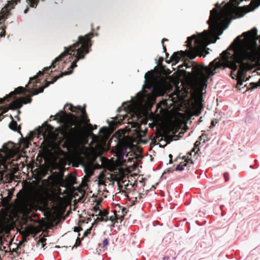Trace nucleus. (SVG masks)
<instances>
[{"instance_id": "obj_25", "label": "nucleus", "mask_w": 260, "mask_h": 260, "mask_svg": "<svg viewBox=\"0 0 260 260\" xmlns=\"http://www.w3.org/2000/svg\"><path fill=\"white\" fill-rule=\"evenodd\" d=\"M122 209H126L125 207H122L119 205H116L115 207V209L113 210L114 214L115 213L119 212V211H122Z\"/></svg>"}, {"instance_id": "obj_53", "label": "nucleus", "mask_w": 260, "mask_h": 260, "mask_svg": "<svg viewBox=\"0 0 260 260\" xmlns=\"http://www.w3.org/2000/svg\"><path fill=\"white\" fill-rule=\"evenodd\" d=\"M203 136V135H202L200 137V139H202V137Z\"/></svg>"}, {"instance_id": "obj_4", "label": "nucleus", "mask_w": 260, "mask_h": 260, "mask_svg": "<svg viewBox=\"0 0 260 260\" xmlns=\"http://www.w3.org/2000/svg\"><path fill=\"white\" fill-rule=\"evenodd\" d=\"M59 121L64 123L61 128V134L65 138L73 142H78L82 138L84 128L78 122V117L72 113L60 112L56 114Z\"/></svg>"}, {"instance_id": "obj_52", "label": "nucleus", "mask_w": 260, "mask_h": 260, "mask_svg": "<svg viewBox=\"0 0 260 260\" xmlns=\"http://www.w3.org/2000/svg\"><path fill=\"white\" fill-rule=\"evenodd\" d=\"M242 84H243V82H242L240 83H239L238 85H242Z\"/></svg>"}, {"instance_id": "obj_51", "label": "nucleus", "mask_w": 260, "mask_h": 260, "mask_svg": "<svg viewBox=\"0 0 260 260\" xmlns=\"http://www.w3.org/2000/svg\"><path fill=\"white\" fill-rule=\"evenodd\" d=\"M172 159H170L169 164H172Z\"/></svg>"}, {"instance_id": "obj_5", "label": "nucleus", "mask_w": 260, "mask_h": 260, "mask_svg": "<svg viewBox=\"0 0 260 260\" xmlns=\"http://www.w3.org/2000/svg\"><path fill=\"white\" fill-rule=\"evenodd\" d=\"M254 57V52L245 49H241L239 51L236 56V63L238 66L244 69L247 67L249 63L252 61Z\"/></svg>"}, {"instance_id": "obj_17", "label": "nucleus", "mask_w": 260, "mask_h": 260, "mask_svg": "<svg viewBox=\"0 0 260 260\" xmlns=\"http://www.w3.org/2000/svg\"><path fill=\"white\" fill-rule=\"evenodd\" d=\"M8 195L7 197H2V205L4 207L7 206L12 199V193L10 191H8L7 193Z\"/></svg>"}, {"instance_id": "obj_22", "label": "nucleus", "mask_w": 260, "mask_h": 260, "mask_svg": "<svg viewBox=\"0 0 260 260\" xmlns=\"http://www.w3.org/2000/svg\"><path fill=\"white\" fill-rule=\"evenodd\" d=\"M108 220L107 218H105L103 217L102 216H99L97 217V218L95 219L94 222L92 224V226H93L94 224H97V223L101 221H107Z\"/></svg>"}, {"instance_id": "obj_37", "label": "nucleus", "mask_w": 260, "mask_h": 260, "mask_svg": "<svg viewBox=\"0 0 260 260\" xmlns=\"http://www.w3.org/2000/svg\"><path fill=\"white\" fill-rule=\"evenodd\" d=\"M91 231V228L87 229L84 233L83 235V237L87 236L88 234H90Z\"/></svg>"}, {"instance_id": "obj_47", "label": "nucleus", "mask_w": 260, "mask_h": 260, "mask_svg": "<svg viewBox=\"0 0 260 260\" xmlns=\"http://www.w3.org/2000/svg\"><path fill=\"white\" fill-rule=\"evenodd\" d=\"M85 222V220H79V222L80 223H84Z\"/></svg>"}, {"instance_id": "obj_16", "label": "nucleus", "mask_w": 260, "mask_h": 260, "mask_svg": "<svg viewBox=\"0 0 260 260\" xmlns=\"http://www.w3.org/2000/svg\"><path fill=\"white\" fill-rule=\"evenodd\" d=\"M53 129L54 128L52 126L46 123L42 128V133L45 136L51 133Z\"/></svg>"}, {"instance_id": "obj_1", "label": "nucleus", "mask_w": 260, "mask_h": 260, "mask_svg": "<svg viewBox=\"0 0 260 260\" xmlns=\"http://www.w3.org/2000/svg\"><path fill=\"white\" fill-rule=\"evenodd\" d=\"M207 23L209 30L188 37L186 46L189 50L174 52L170 57V61L177 63L181 58L187 57L193 59L197 55L204 57L205 54L209 53L207 46L215 43L219 39L218 36L228 27V3L224 1L221 4H215V8L210 11Z\"/></svg>"}, {"instance_id": "obj_29", "label": "nucleus", "mask_w": 260, "mask_h": 260, "mask_svg": "<svg viewBox=\"0 0 260 260\" xmlns=\"http://www.w3.org/2000/svg\"><path fill=\"white\" fill-rule=\"evenodd\" d=\"M82 238H82L81 239H80L79 237L77 238V239L76 240V242H75V244L74 245V246L72 247V249L74 247H77L81 245V240L82 239Z\"/></svg>"}, {"instance_id": "obj_23", "label": "nucleus", "mask_w": 260, "mask_h": 260, "mask_svg": "<svg viewBox=\"0 0 260 260\" xmlns=\"http://www.w3.org/2000/svg\"><path fill=\"white\" fill-rule=\"evenodd\" d=\"M260 86V79L257 82H251L250 83V89L251 90L254 89Z\"/></svg>"}, {"instance_id": "obj_57", "label": "nucleus", "mask_w": 260, "mask_h": 260, "mask_svg": "<svg viewBox=\"0 0 260 260\" xmlns=\"http://www.w3.org/2000/svg\"><path fill=\"white\" fill-rule=\"evenodd\" d=\"M6 112H7V110H4V113Z\"/></svg>"}, {"instance_id": "obj_11", "label": "nucleus", "mask_w": 260, "mask_h": 260, "mask_svg": "<svg viewBox=\"0 0 260 260\" xmlns=\"http://www.w3.org/2000/svg\"><path fill=\"white\" fill-rule=\"evenodd\" d=\"M176 136L174 135H170L168 133L166 132H164L163 133H158L155 138V140H158V141H161L163 139L166 141L167 143H169L170 142H171L173 140L174 137H175Z\"/></svg>"}, {"instance_id": "obj_50", "label": "nucleus", "mask_w": 260, "mask_h": 260, "mask_svg": "<svg viewBox=\"0 0 260 260\" xmlns=\"http://www.w3.org/2000/svg\"><path fill=\"white\" fill-rule=\"evenodd\" d=\"M166 53V57H167L169 56V53L167 52V51L165 52Z\"/></svg>"}, {"instance_id": "obj_35", "label": "nucleus", "mask_w": 260, "mask_h": 260, "mask_svg": "<svg viewBox=\"0 0 260 260\" xmlns=\"http://www.w3.org/2000/svg\"><path fill=\"white\" fill-rule=\"evenodd\" d=\"M231 48V46H229V48H228L229 51H230ZM231 56H232L231 54L230 53V52H229V68H230V63H231L230 59H231Z\"/></svg>"}, {"instance_id": "obj_7", "label": "nucleus", "mask_w": 260, "mask_h": 260, "mask_svg": "<svg viewBox=\"0 0 260 260\" xmlns=\"http://www.w3.org/2000/svg\"><path fill=\"white\" fill-rule=\"evenodd\" d=\"M68 54L69 51H64V52L62 53L55 59V60L52 62V64L50 66L45 68L43 71H39L38 75L35 76L34 77L30 78L28 84H30L31 81H32L34 80H35L36 81L33 84V87H35L36 84L38 82L36 80L39 76L43 75L44 73H47L49 71L50 69L54 68L56 66V63L62 60V59Z\"/></svg>"}, {"instance_id": "obj_46", "label": "nucleus", "mask_w": 260, "mask_h": 260, "mask_svg": "<svg viewBox=\"0 0 260 260\" xmlns=\"http://www.w3.org/2000/svg\"><path fill=\"white\" fill-rule=\"evenodd\" d=\"M92 128H93V130L95 129H96L97 128V125H94V126L92 125Z\"/></svg>"}, {"instance_id": "obj_55", "label": "nucleus", "mask_w": 260, "mask_h": 260, "mask_svg": "<svg viewBox=\"0 0 260 260\" xmlns=\"http://www.w3.org/2000/svg\"><path fill=\"white\" fill-rule=\"evenodd\" d=\"M237 38H238V39H240V36H238V37H237Z\"/></svg>"}, {"instance_id": "obj_26", "label": "nucleus", "mask_w": 260, "mask_h": 260, "mask_svg": "<svg viewBox=\"0 0 260 260\" xmlns=\"http://www.w3.org/2000/svg\"><path fill=\"white\" fill-rule=\"evenodd\" d=\"M44 88H45V87H44V86H42L41 87H40L38 89H35L34 90V93H33L32 95H36V94H38L39 93L43 92V91H44Z\"/></svg>"}, {"instance_id": "obj_34", "label": "nucleus", "mask_w": 260, "mask_h": 260, "mask_svg": "<svg viewBox=\"0 0 260 260\" xmlns=\"http://www.w3.org/2000/svg\"><path fill=\"white\" fill-rule=\"evenodd\" d=\"M195 150H196V147H194L192 149V150H191L190 152H188V155H190V158H191V159H192V158H191V155H192V152H194V155H194V157H195V156L197 155V153L195 152Z\"/></svg>"}, {"instance_id": "obj_40", "label": "nucleus", "mask_w": 260, "mask_h": 260, "mask_svg": "<svg viewBox=\"0 0 260 260\" xmlns=\"http://www.w3.org/2000/svg\"><path fill=\"white\" fill-rule=\"evenodd\" d=\"M82 230V229L79 226H77L74 228V232H79V231Z\"/></svg>"}, {"instance_id": "obj_14", "label": "nucleus", "mask_w": 260, "mask_h": 260, "mask_svg": "<svg viewBox=\"0 0 260 260\" xmlns=\"http://www.w3.org/2000/svg\"><path fill=\"white\" fill-rule=\"evenodd\" d=\"M7 18L5 14L0 13V37H4L6 35V26L4 24Z\"/></svg>"}, {"instance_id": "obj_48", "label": "nucleus", "mask_w": 260, "mask_h": 260, "mask_svg": "<svg viewBox=\"0 0 260 260\" xmlns=\"http://www.w3.org/2000/svg\"><path fill=\"white\" fill-rule=\"evenodd\" d=\"M51 117H53V120H56L57 119L56 118L55 116H53V115H51L50 118H51Z\"/></svg>"}, {"instance_id": "obj_8", "label": "nucleus", "mask_w": 260, "mask_h": 260, "mask_svg": "<svg viewBox=\"0 0 260 260\" xmlns=\"http://www.w3.org/2000/svg\"><path fill=\"white\" fill-rule=\"evenodd\" d=\"M32 101L30 96L26 97H21L19 99L14 100L9 105L10 109L11 110H16L20 109L23 104L30 103Z\"/></svg>"}, {"instance_id": "obj_28", "label": "nucleus", "mask_w": 260, "mask_h": 260, "mask_svg": "<svg viewBox=\"0 0 260 260\" xmlns=\"http://www.w3.org/2000/svg\"><path fill=\"white\" fill-rule=\"evenodd\" d=\"M10 98H11L10 96H9V94L6 95L4 98H1L0 99V104L4 103L6 101H9Z\"/></svg>"}, {"instance_id": "obj_54", "label": "nucleus", "mask_w": 260, "mask_h": 260, "mask_svg": "<svg viewBox=\"0 0 260 260\" xmlns=\"http://www.w3.org/2000/svg\"><path fill=\"white\" fill-rule=\"evenodd\" d=\"M233 193H234V192H233V191H232V192L230 193L231 196H232V194H233Z\"/></svg>"}, {"instance_id": "obj_31", "label": "nucleus", "mask_w": 260, "mask_h": 260, "mask_svg": "<svg viewBox=\"0 0 260 260\" xmlns=\"http://www.w3.org/2000/svg\"><path fill=\"white\" fill-rule=\"evenodd\" d=\"M76 178L73 176H71L69 177L68 181L69 183L70 184H73L74 182L75 181Z\"/></svg>"}, {"instance_id": "obj_30", "label": "nucleus", "mask_w": 260, "mask_h": 260, "mask_svg": "<svg viewBox=\"0 0 260 260\" xmlns=\"http://www.w3.org/2000/svg\"><path fill=\"white\" fill-rule=\"evenodd\" d=\"M102 247L103 248L106 247L109 244V240L107 238H105L103 240L102 242Z\"/></svg>"}, {"instance_id": "obj_24", "label": "nucleus", "mask_w": 260, "mask_h": 260, "mask_svg": "<svg viewBox=\"0 0 260 260\" xmlns=\"http://www.w3.org/2000/svg\"><path fill=\"white\" fill-rule=\"evenodd\" d=\"M147 128H145V129L144 130V131H143V130L141 129L140 128H139L138 131V132H137L138 136L140 138H142V137H144L145 135H146V133H147Z\"/></svg>"}, {"instance_id": "obj_13", "label": "nucleus", "mask_w": 260, "mask_h": 260, "mask_svg": "<svg viewBox=\"0 0 260 260\" xmlns=\"http://www.w3.org/2000/svg\"><path fill=\"white\" fill-rule=\"evenodd\" d=\"M258 29L257 27H253L251 29L245 31L242 33V36L245 37L246 39H250L252 37L257 36Z\"/></svg>"}, {"instance_id": "obj_9", "label": "nucleus", "mask_w": 260, "mask_h": 260, "mask_svg": "<svg viewBox=\"0 0 260 260\" xmlns=\"http://www.w3.org/2000/svg\"><path fill=\"white\" fill-rule=\"evenodd\" d=\"M127 211L128 210L127 209H122V211H119V212L115 213L113 215L109 217V220L112 223V226H114V224L116 222H121Z\"/></svg>"}, {"instance_id": "obj_21", "label": "nucleus", "mask_w": 260, "mask_h": 260, "mask_svg": "<svg viewBox=\"0 0 260 260\" xmlns=\"http://www.w3.org/2000/svg\"><path fill=\"white\" fill-rule=\"evenodd\" d=\"M69 106H70V107H69V110H70L72 112L78 113V112H77L78 110L81 109V106H74L72 104H70Z\"/></svg>"}, {"instance_id": "obj_38", "label": "nucleus", "mask_w": 260, "mask_h": 260, "mask_svg": "<svg viewBox=\"0 0 260 260\" xmlns=\"http://www.w3.org/2000/svg\"><path fill=\"white\" fill-rule=\"evenodd\" d=\"M46 241V239H45V238H42V239H40L39 241V242H41L42 243V247H44L45 244H44V243Z\"/></svg>"}, {"instance_id": "obj_20", "label": "nucleus", "mask_w": 260, "mask_h": 260, "mask_svg": "<svg viewBox=\"0 0 260 260\" xmlns=\"http://www.w3.org/2000/svg\"><path fill=\"white\" fill-rule=\"evenodd\" d=\"M108 212L107 210H100L98 214H96V216H102L105 218H107V220H109V218L108 216Z\"/></svg>"}, {"instance_id": "obj_10", "label": "nucleus", "mask_w": 260, "mask_h": 260, "mask_svg": "<svg viewBox=\"0 0 260 260\" xmlns=\"http://www.w3.org/2000/svg\"><path fill=\"white\" fill-rule=\"evenodd\" d=\"M80 120L78 121L79 125L82 126L84 128L89 129L90 131H92V125L90 123V120L87 116V114L80 115Z\"/></svg>"}, {"instance_id": "obj_12", "label": "nucleus", "mask_w": 260, "mask_h": 260, "mask_svg": "<svg viewBox=\"0 0 260 260\" xmlns=\"http://www.w3.org/2000/svg\"><path fill=\"white\" fill-rule=\"evenodd\" d=\"M20 0H11L8 1V5L13 8ZM26 2L30 7L36 8L39 3V0H26Z\"/></svg>"}, {"instance_id": "obj_3", "label": "nucleus", "mask_w": 260, "mask_h": 260, "mask_svg": "<svg viewBox=\"0 0 260 260\" xmlns=\"http://www.w3.org/2000/svg\"><path fill=\"white\" fill-rule=\"evenodd\" d=\"M228 68V49L220 54L219 57L215 59L208 67H196L193 68L194 77L200 91L207 87V82L210 76L216 73L217 69Z\"/></svg>"}, {"instance_id": "obj_42", "label": "nucleus", "mask_w": 260, "mask_h": 260, "mask_svg": "<svg viewBox=\"0 0 260 260\" xmlns=\"http://www.w3.org/2000/svg\"><path fill=\"white\" fill-rule=\"evenodd\" d=\"M200 144V142L199 141H197L194 143V147H197L199 146Z\"/></svg>"}, {"instance_id": "obj_44", "label": "nucleus", "mask_w": 260, "mask_h": 260, "mask_svg": "<svg viewBox=\"0 0 260 260\" xmlns=\"http://www.w3.org/2000/svg\"><path fill=\"white\" fill-rule=\"evenodd\" d=\"M29 10V8L28 7H26V8L24 10V13L25 14L27 13Z\"/></svg>"}, {"instance_id": "obj_18", "label": "nucleus", "mask_w": 260, "mask_h": 260, "mask_svg": "<svg viewBox=\"0 0 260 260\" xmlns=\"http://www.w3.org/2000/svg\"><path fill=\"white\" fill-rule=\"evenodd\" d=\"M25 90H26L25 88H24L23 87L19 86L18 88H17L16 89H15L14 91L10 92L9 93V96H10L11 98H12L14 95H15L16 94H19L24 92Z\"/></svg>"}, {"instance_id": "obj_39", "label": "nucleus", "mask_w": 260, "mask_h": 260, "mask_svg": "<svg viewBox=\"0 0 260 260\" xmlns=\"http://www.w3.org/2000/svg\"><path fill=\"white\" fill-rule=\"evenodd\" d=\"M93 210L96 214H98L99 212V211H100L101 210L99 209L98 207L94 206L93 208Z\"/></svg>"}, {"instance_id": "obj_43", "label": "nucleus", "mask_w": 260, "mask_h": 260, "mask_svg": "<svg viewBox=\"0 0 260 260\" xmlns=\"http://www.w3.org/2000/svg\"><path fill=\"white\" fill-rule=\"evenodd\" d=\"M164 60V58L162 57H160L158 58V63H161Z\"/></svg>"}, {"instance_id": "obj_45", "label": "nucleus", "mask_w": 260, "mask_h": 260, "mask_svg": "<svg viewBox=\"0 0 260 260\" xmlns=\"http://www.w3.org/2000/svg\"><path fill=\"white\" fill-rule=\"evenodd\" d=\"M224 178H225V182H226V181H227V180H228V179H227V178H226V173H224Z\"/></svg>"}, {"instance_id": "obj_36", "label": "nucleus", "mask_w": 260, "mask_h": 260, "mask_svg": "<svg viewBox=\"0 0 260 260\" xmlns=\"http://www.w3.org/2000/svg\"><path fill=\"white\" fill-rule=\"evenodd\" d=\"M79 111L81 112V115L87 114L85 108H82L81 107V109L78 110L77 112H78Z\"/></svg>"}, {"instance_id": "obj_27", "label": "nucleus", "mask_w": 260, "mask_h": 260, "mask_svg": "<svg viewBox=\"0 0 260 260\" xmlns=\"http://www.w3.org/2000/svg\"><path fill=\"white\" fill-rule=\"evenodd\" d=\"M20 248H17L15 250L12 251V255L14 257L19 256L20 254Z\"/></svg>"}, {"instance_id": "obj_15", "label": "nucleus", "mask_w": 260, "mask_h": 260, "mask_svg": "<svg viewBox=\"0 0 260 260\" xmlns=\"http://www.w3.org/2000/svg\"><path fill=\"white\" fill-rule=\"evenodd\" d=\"M187 159L185 158L184 162H181L178 166L176 168V171H183L184 170V167L187 166L189 165V164H193V162L191 158H189L188 156L187 157Z\"/></svg>"}, {"instance_id": "obj_41", "label": "nucleus", "mask_w": 260, "mask_h": 260, "mask_svg": "<svg viewBox=\"0 0 260 260\" xmlns=\"http://www.w3.org/2000/svg\"><path fill=\"white\" fill-rule=\"evenodd\" d=\"M51 84V83H50V81H46L45 84L44 85V87H45V88L47 87L49 85Z\"/></svg>"}, {"instance_id": "obj_56", "label": "nucleus", "mask_w": 260, "mask_h": 260, "mask_svg": "<svg viewBox=\"0 0 260 260\" xmlns=\"http://www.w3.org/2000/svg\"><path fill=\"white\" fill-rule=\"evenodd\" d=\"M87 220H88V221L90 220H91V218H88L87 219Z\"/></svg>"}, {"instance_id": "obj_19", "label": "nucleus", "mask_w": 260, "mask_h": 260, "mask_svg": "<svg viewBox=\"0 0 260 260\" xmlns=\"http://www.w3.org/2000/svg\"><path fill=\"white\" fill-rule=\"evenodd\" d=\"M11 117L12 120L9 125L10 128L14 131H18V129H20V126H18L16 121L13 120L12 116H11Z\"/></svg>"}, {"instance_id": "obj_32", "label": "nucleus", "mask_w": 260, "mask_h": 260, "mask_svg": "<svg viewBox=\"0 0 260 260\" xmlns=\"http://www.w3.org/2000/svg\"><path fill=\"white\" fill-rule=\"evenodd\" d=\"M168 41V40L167 39H166V38H164L161 40V43H162V48H163L164 52H166L167 51V48H166V46L164 45V42L165 41Z\"/></svg>"}, {"instance_id": "obj_6", "label": "nucleus", "mask_w": 260, "mask_h": 260, "mask_svg": "<svg viewBox=\"0 0 260 260\" xmlns=\"http://www.w3.org/2000/svg\"><path fill=\"white\" fill-rule=\"evenodd\" d=\"M16 204L22 211H26L31 207V200L28 194L24 192H19L17 194Z\"/></svg>"}, {"instance_id": "obj_33", "label": "nucleus", "mask_w": 260, "mask_h": 260, "mask_svg": "<svg viewBox=\"0 0 260 260\" xmlns=\"http://www.w3.org/2000/svg\"><path fill=\"white\" fill-rule=\"evenodd\" d=\"M218 122V120L216 119H213L211 121V125L210 126V128H212L215 126L216 124Z\"/></svg>"}, {"instance_id": "obj_49", "label": "nucleus", "mask_w": 260, "mask_h": 260, "mask_svg": "<svg viewBox=\"0 0 260 260\" xmlns=\"http://www.w3.org/2000/svg\"><path fill=\"white\" fill-rule=\"evenodd\" d=\"M169 157L170 159H172L173 156L172 154H169Z\"/></svg>"}, {"instance_id": "obj_2", "label": "nucleus", "mask_w": 260, "mask_h": 260, "mask_svg": "<svg viewBox=\"0 0 260 260\" xmlns=\"http://www.w3.org/2000/svg\"><path fill=\"white\" fill-rule=\"evenodd\" d=\"M93 34L91 32L84 36H79L78 37V41L73 44L69 48H65V51H69V54L66 56L70 55L69 57V62L72 61L68 71H65L61 73L59 75L54 77L52 80L50 81V83L53 84L56 82L59 78L63 77L64 75H69L72 73L73 69L77 67L76 63L80 59L84 57L86 54H87L91 47V39L93 37Z\"/></svg>"}]
</instances>
